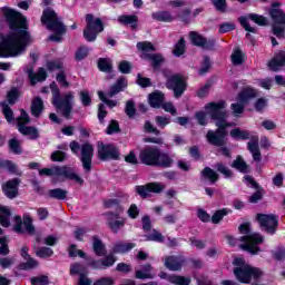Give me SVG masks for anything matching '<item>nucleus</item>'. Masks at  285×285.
Returning a JSON list of instances; mask_svg holds the SVG:
<instances>
[{"mask_svg":"<svg viewBox=\"0 0 285 285\" xmlns=\"http://www.w3.org/2000/svg\"><path fill=\"white\" fill-rule=\"evenodd\" d=\"M7 19L10 30L8 36L0 35V57H19L26 52V46L30 43V32H28V18L21 12L10 8L0 9Z\"/></svg>","mask_w":285,"mask_h":285,"instance_id":"f257e3e1","label":"nucleus"},{"mask_svg":"<svg viewBox=\"0 0 285 285\" xmlns=\"http://www.w3.org/2000/svg\"><path fill=\"white\" fill-rule=\"evenodd\" d=\"M206 115H209L210 119L215 121L216 130H208L206 134V140L210 146L222 147L226 146V137L228 131L226 128H233L235 124L228 122V111L226 110V101L220 100L218 102H209L205 106Z\"/></svg>","mask_w":285,"mask_h":285,"instance_id":"f03ea898","label":"nucleus"},{"mask_svg":"<svg viewBox=\"0 0 285 285\" xmlns=\"http://www.w3.org/2000/svg\"><path fill=\"white\" fill-rule=\"evenodd\" d=\"M139 159L145 166L171 168L175 160L170 155L163 153L157 146H146L139 154Z\"/></svg>","mask_w":285,"mask_h":285,"instance_id":"7ed1b4c3","label":"nucleus"},{"mask_svg":"<svg viewBox=\"0 0 285 285\" xmlns=\"http://www.w3.org/2000/svg\"><path fill=\"white\" fill-rule=\"evenodd\" d=\"M50 90L52 94L51 104L58 109L61 117L70 119L75 109V94L69 91L61 96V90H59V86L55 81L50 83Z\"/></svg>","mask_w":285,"mask_h":285,"instance_id":"20e7f679","label":"nucleus"},{"mask_svg":"<svg viewBox=\"0 0 285 285\" xmlns=\"http://www.w3.org/2000/svg\"><path fill=\"white\" fill-rule=\"evenodd\" d=\"M238 230L242 235H244L239 237V242L243 243L239 245L242 250H246L247 253H250V255H257L262 252L259 244L264 243V236L257 233H250V223L242 224L238 227Z\"/></svg>","mask_w":285,"mask_h":285,"instance_id":"39448f33","label":"nucleus"},{"mask_svg":"<svg viewBox=\"0 0 285 285\" xmlns=\"http://www.w3.org/2000/svg\"><path fill=\"white\" fill-rule=\"evenodd\" d=\"M41 23L46 26L47 30L55 32L49 37V41L61 42V36L66 32V26H63L55 10L50 8L45 9L41 16Z\"/></svg>","mask_w":285,"mask_h":285,"instance_id":"423d86ee","label":"nucleus"},{"mask_svg":"<svg viewBox=\"0 0 285 285\" xmlns=\"http://www.w3.org/2000/svg\"><path fill=\"white\" fill-rule=\"evenodd\" d=\"M234 275L242 284H250L253 282L250 285H264L259 283V279L264 277V272L257 267L250 265L239 266L234 269Z\"/></svg>","mask_w":285,"mask_h":285,"instance_id":"0eeeda50","label":"nucleus"},{"mask_svg":"<svg viewBox=\"0 0 285 285\" xmlns=\"http://www.w3.org/2000/svg\"><path fill=\"white\" fill-rule=\"evenodd\" d=\"M86 22L87 27L83 30L86 41H97V35H99V32H104V22L101 21V18L95 19V16L88 13L86 16Z\"/></svg>","mask_w":285,"mask_h":285,"instance_id":"6e6552de","label":"nucleus"},{"mask_svg":"<svg viewBox=\"0 0 285 285\" xmlns=\"http://www.w3.org/2000/svg\"><path fill=\"white\" fill-rule=\"evenodd\" d=\"M17 121L18 130L21 132V135H24L30 139H39V129H37V127L26 126L30 124V116L28 112H26V110H20V116L17 118Z\"/></svg>","mask_w":285,"mask_h":285,"instance_id":"1a4fd4ad","label":"nucleus"},{"mask_svg":"<svg viewBox=\"0 0 285 285\" xmlns=\"http://www.w3.org/2000/svg\"><path fill=\"white\" fill-rule=\"evenodd\" d=\"M186 78L179 73L167 77L166 87L174 91L176 99H179L186 92Z\"/></svg>","mask_w":285,"mask_h":285,"instance_id":"9d476101","label":"nucleus"},{"mask_svg":"<svg viewBox=\"0 0 285 285\" xmlns=\"http://www.w3.org/2000/svg\"><path fill=\"white\" fill-rule=\"evenodd\" d=\"M92 157H95V147L90 142H85L80 147V161L85 173L92 170Z\"/></svg>","mask_w":285,"mask_h":285,"instance_id":"9b49d317","label":"nucleus"},{"mask_svg":"<svg viewBox=\"0 0 285 285\" xmlns=\"http://www.w3.org/2000/svg\"><path fill=\"white\" fill-rule=\"evenodd\" d=\"M98 159L110 161L119 159V149L112 144L98 142Z\"/></svg>","mask_w":285,"mask_h":285,"instance_id":"f8f14e48","label":"nucleus"},{"mask_svg":"<svg viewBox=\"0 0 285 285\" xmlns=\"http://www.w3.org/2000/svg\"><path fill=\"white\" fill-rule=\"evenodd\" d=\"M248 19L250 21H254V23H256L257 26H268V19H266V17L259 16L257 13H249L247 14V17L243 16L238 18L242 28H244L247 32H257L256 28L250 27V23H248Z\"/></svg>","mask_w":285,"mask_h":285,"instance_id":"ddd939ff","label":"nucleus"},{"mask_svg":"<svg viewBox=\"0 0 285 285\" xmlns=\"http://www.w3.org/2000/svg\"><path fill=\"white\" fill-rule=\"evenodd\" d=\"M189 39L193 46L203 48V50H215V43H217L215 38H206L197 31H190Z\"/></svg>","mask_w":285,"mask_h":285,"instance_id":"4468645a","label":"nucleus"},{"mask_svg":"<svg viewBox=\"0 0 285 285\" xmlns=\"http://www.w3.org/2000/svg\"><path fill=\"white\" fill-rule=\"evenodd\" d=\"M122 213H124V208L119 207V209H117V213L108 212L106 214L107 224L110 230H112V233H119V230H121V228L126 226V219L121 218Z\"/></svg>","mask_w":285,"mask_h":285,"instance_id":"2eb2a0df","label":"nucleus"},{"mask_svg":"<svg viewBox=\"0 0 285 285\" xmlns=\"http://www.w3.org/2000/svg\"><path fill=\"white\" fill-rule=\"evenodd\" d=\"M257 219L266 233L269 235H275V230H277V226L279 224L276 215L258 214Z\"/></svg>","mask_w":285,"mask_h":285,"instance_id":"dca6fc26","label":"nucleus"},{"mask_svg":"<svg viewBox=\"0 0 285 285\" xmlns=\"http://www.w3.org/2000/svg\"><path fill=\"white\" fill-rule=\"evenodd\" d=\"M165 188L166 186L161 183H148L147 185L136 186V193L142 199H147V197H150V193L159 194Z\"/></svg>","mask_w":285,"mask_h":285,"instance_id":"f3484780","label":"nucleus"},{"mask_svg":"<svg viewBox=\"0 0 285 285\" xmlns=\"http://www.w3.org/2000/svg\"><path fill=\"white\" fill-rule=\"evenodd\" d=\"M14 227L16 233H28L29 235H35V225H32V218L30 216H24L23 220L21 216H14Z\"/></svg>","mask_w":285,"mask_h":285,"instance_id":"a211bd4d","label":"nucleus"},{"mask_svg":"<svg viewBox=\"0 0 285 285\" xmlns=\"http://www.w3.org/2000/svg\"><path fill=\"white\" fill-rule=\"evenodd\" d=\"M19 184H21V179L13 178L2 185V193L8 197V199H14L19 197Z\"/></svg>","mask_w":285,"mask_h":285,"instance_id":"6ab92c4d","label":"nucleus"},{"mask_svg":"<svg viewBox=\"0 0 285 285\" xmlns=\"http://www.w3.org/2000/svg\"><path fill=\"white\" fill-rule=\"evenodd\" d=\"M164 266L168 268V271L177 272L181 271L184 266V258L181 256H166L164 258Z\"/></svg>","mask_w":285,"mask_h":285,"instance_id":"aec40b11","label":"nucleus"},{"mask_svg":"<svg viewBox=\"0 0 285 285\" xmlns=\"http://www.w3.org/2000/svg\"><path fill=\"white\" fill-rule=\"evenodd\" d=\"M61 177L68 179L69 181H75V184H77L78 186H83V184H86L83 178L79 174H77V171H75L72 167L63 166Z\"/></svg>","mask_w":285,"mask_h":285,"instance_id":"412c9836","label":"nucleus"},{"mask_svg":"<svg viewBox=\"0 0 285 285\" xmlns=\"http://www.w3.org/2000/svg\"><path fill=\"white\" fill-rule=\"evenodd\" d=\"M269 14L275 22V24L285 26V13L279 9V2H274Z\"/></svg>","mask_w":285,"mask_h":285,"instance_id":"4be33fe9","label":"nucleus"},{"mask_svg":"<svg viewBox=\"0 0 285 285\" xmlns=\"http://www.w3.org/2000/svg\"><path fill=\"white\" fill-rule=\"evenodd\" d=\"M140 57L141 59L150 61L154 70H159V68H161V65L165 61L164 56L161 53H141Z\"/></svg>","mask_w":285,"mask_h":285,"instance_id":"5701e85b","label":"nucleus"},{"mask_svg":"<svg viewBox=\"0 0 285 285\" xmlns=\"http://www.w3.org/2000/svg\"><path fill=\"white\" fill-rule=\"evenodd\" d=\"M285 66V51H279L275 55V57L268 62L269 70L273 72H277V70H282Z\"/></svg>","mask_w":285,"mask_h":285,"instance_id":"b1692460","label":"nucleus"},{"mask_svg":"<svg viewBox=\"0 0 285 285\" xmlns=\"http://www.w3.org/2000/svg\"><path fill=\"white\" fill-rule=\"evenodd\" d=\"M249 153H252L254 161H262V151L259 150V138L253 137L247 144Z\"/></svg>","mask_w":285,"mask_h":285,"instance_id":"393cba45","label":"nucleus"},{"mask_svg":"<svg viewBox=\"0 0 285 285\" xmlns=\"http://www.w3.org/2000/svg\"><path fill=\"white\" fill-rule=\"evenodd\" d=\"M125 88H128V80L126 78H119L115 85H112L107 92V97H116V95H119V92H122Z\"/></svg>","mask_w":285,"mask_h":285,"instance_id":"a878e982","label":"nucleus"},{"mask_svg":"<svg viewBox=\"0 0 285 285\" xmlns=\"http://www.w3.org/2000/svg\"><path fill=\"white\" fill-rule=\"evenodd\" d=\"M136 279H153L155 275L153 274V265L145 264L141 269L136 271Z\"/></svg>","mask_w":285,"mask_h":285,"instance_id":"bb28decb","label":"nucleus"},{"mask_svg":"<svg viewBox=\"0 0 285 285\" xmlns=\"http://www.w3.org/2000/svg\"><path fill=\"white\" fill-rule=\"evenodd\" d=\"M129 196L126 193H118V198L116 199H109L105 203L106 208H117V210H119V208H121V206H119V204L128 202Z\"/></svg>","mask_w":285,"mask_h":285,"instance_id":"cd10ccee","label":"nucleus"},{"mask_svg":"<svg viewBox=\"0 0 285 285\" xmlns=\"http://www.w3.org/2000/svg\"><path fill=\"white\" fill-rule=\"evenodd\" d=\"M63 173V166H53L51 168H42L39 170L41 177H61Z\"/></svg>","mask_w":285,"mask_h":285,"instance_id":"c85d7f7f","label":"nucleus"},{"mask_svg":"<svg viewBox=\"0 0 285 285\" xmlns=\"http://www.w3.org/2000/svg\"><path fill=\"white\" fill-rule=\"evenodd\" d=\"M232 168H235L238 173H243L244 175L250 173V166L244 161L242 156L236 157L232 164Z\"/></svg>","mask_w":285,"mask_h":285,"instance_id":"c756f323","label":"nucleus"},{"mask_svg":"<svg viewBox=\"0 0 285 285\" xmlns=\"http://www.w3.org/2000/svg\"><path fill=\"white\" fill-rule=\"evenodd\" d=\"M48 78V73L45 68H40L37 73L29 70V79L31 81V86H35L38 81H46Z\"/></svg>","mask_w":285,"mask_h":285,"instance_id":"7c9ffc66","label":"nucleus"},{"mask_svg":"<svg viewBox=\"0 0 285 285\" xmlns=\"http://www.w3.org/2000/svg\"><path fill=\"white\" fill-rule=\"evenodd\" d=\"M137 21H139V18L136 14H122L118 17V23H121L122 26H130V28L132 29L137 28Z\"/></svg>","mask_w":285,"mask_h":285,"instance_id":"2f4dec72","label":"nucleus"},{"mask_svg":"<svg viewBox=\"0 0 285 285\" xmlns=\"http://www.w3.org/2000/svg\"><path fill=\"white\" fill-rule=\"evenodd\" d=\"M12 214L10 213V208L0 207V224L3 228L10 227V217Z\"/></svg>","mask_w":285,"mask_h":285,"instance_id":"473e14b6","label":"nucleus"},{"mask_svg":"<svg viewBox=\"0 0 285 285\" xmlns=\"http://www.w3.org/2000/svg\"><path fill=\"white\" fill-rule=\"evenodd\" d=\"M48 195L51 197V199H58L60 202L68 199V190L61 188L50 189Z\"/></svg>","mask_w":285,"mask_h":285,"instance_id":"72a5a7b5","label":"nucleus"},{"mask_svg":"<svg viewBox=\"0 0 285 285\" xmlns=\"http://www.w3.org/2000/svg\"><path fill=\"white\" fill-rule=\"evenodd\" d=\"M151 17L153 19H155V21H164L165 23H170L171 21H175V18L168 11H158L153 13Z\"/></svg>","mask_w":285,"mask_h":285,"instance_id":"f704fd0d","label":"nucleus"},{"mask_svg":"<svg viewBox=\"0 0 285 285\" xmlns=\"http://www.w3.org/2000/svg\"><path fill=\"white\" fill-rule=\"evenodd\" d=\"M69 273L70 275H79L81 277L82 275H88V269L83 264L76 262L70 265Z\"/></svg>","mask_w":285,"mask_h":285,"instance_id":"c9c22d12","label":"nucleus"},{"mask_svg":"<svg viewBox=\"0 0 285 285\" xmlns=\"http://www.w3.org/2000/svg\"><path fill=\"white\" fill-rule=\"evenodd\" d=\"M41 112H43V100L36 97L31 104V115H33V117H39Z\"/></svg>","mask_w":285,"mask_h":285,"instance_id":"e433bc0d","label":"nucleus"},{"mask_svg":"<svg viewBox=\"0 0 285 285\" xmlns=\"http://www.w3.org/2000/svg\"><path fill=\"white\" fill-rule=\"evenodd\" d=\"M92 246L94 252L96 253V255H98V257H104V255H106V246L104 245L101 239H99V237L94 236Z\"/></svg>","mask_w":285,"mask_h":285,"instance_id":"4c0bfd02","label":"nucleus"},{"mask_svg":"<svg viewBox=\"0 0 285 285\" xmlns=\"http://www.w3.org/2000/svg\"><path fill=\"white\" fill-rule=\"evenodd\" d=\"M202 177H204L205 179H209V181L212 184H215V181H217L219 179V174H217V171H215L214 169H212L210 167H205L202 173H200Z\"/></svg>","mask_w":285,"mask_h":285,"instance_id":"58836bf2","label":"nucleus"},{"mask_svg":"<svg viewBox=\"0 0 285 285\" xmlns=\"http://www.w3.org/2000/svg\"><path fill=\"white\" fill-rule=\"evenodd\" d=\"M149 104L151 108H160L161 104H164V94L154 92L149 95Z\"/></svg>","mask_w":285,"mask_h":285,"instance_id":"ea45409f","label":"nucleus"},{"mask_svg":"<svg viewBox=\"0 0 285 285\" xmlns=\"http://www.w3.org/2000/svg\"><path fill=\"white\" fill-rule=\"evenodd\" d=\"M135 243H117L114 245L112 253H128L135 248Z\"/></svg>","mask_w":285,"mask_h":285,"instance_id":"a19ab883","label":"nucleus"},{"mask_svg":"<svg viewBox=\"0 0 285 285\" xmlns=\"http://www.w3.org/2000/svg\"><path fill=\"white\" fill-rule=\"evenodd\" d=\"M229 135L230 137H233V139H250V132L248 130H242L239 128L232 129Z\"/></svg>","mask_w":285,"mask_h":285,"instance_id":"79ce46f5","label":"nucleus"},{"mask_svg":"<svg viewBox=\"0 0 285 285\" xmlns=\"http://www.w3.org/2000/svg\"><path fill=\"white\" fill-rule=\"evenodd\" d=\"M215 168L217 173H220L225 177V179H230L233 178V170L226 166L224 163H216Z\"/></svg>","mask_w":285,"mask_h":285,"instance_id":"37998d69","label":"nucleus"},{"mask_svg":"<svg viewBox=\"0 0 285 285\" xmlns=\"http://www.w3.org/2000/svg\"><path fill=\"white\" fill-rule=\"evenodd\" d=\"M168 282L170 284H176V285H190V277H185V276H179V275H170L168 277Z\"/></svg>","mask_w":285,"mask_h":285,"instance_id":"c03bdc74","label":"nucleus"},{"mask_svg":"<svg viewBox=\"0 0 285 285\" xmlns=\"http://www.w3.org/2000/svg\"><path fill=\"white\" fill-rule=\"evenodd\" d=\"M255 95V89L246 88L238 94V101H240V104H246V101H248V99H253Z\"/></svg>","mask_w":285,"mask_h":285,"instance_id":"a18cd8bd","label":"nucleus"},{"mask_svg":"<svg viewBox=\"0 0 285 285\" xmlns=\"http://www.w3.org/2000/svg\"><path fill=\"white\" fill-rule=\"evenodd\" d=\"M98 68L101 72H110L112 70V61L108 58H100L98 60Z\"/></svg>","mask_w":285,"mask_h":285,"instance_id":"49530a36","label":"nucleus"},{"mask_svg":"<svg viewBox=\"0 0 285 285\" xmlns=\"http://www.w3.org/2000/svg\"><path fill=\"white\" fill-rule=\"evenodd\" d=\"M184 52H186V39L180 38L175 45L173 53L175 55V57H181Z\"/></svg>","mask_w":285,"mask_h":285,"instance_id":"de8ad7c7","label":"nucleus"},{"mask_svg":"<svg viewBox=\"0 0 285 285\" xmlns=\"http://www.w3.org/2000/svg\"><path fill=\"white\" fill-rule=\"evenodd\" d=\"M2 115H4V118L7 119V121L10 124L12 121H14V111H12V108H10V105H8V102H2Z\"/></svg>","mask_w":285,"mask_h":285,"instance_id":"09e8293b","label":"nucleus"},{"mask_svg":"<svg viewBox=\"0 0 285 285\" xmlns=\"http://www.w3.org/2000/svg\"><path fill=\"white\" fill-rule=\"evenodd\" d=\"M24 263L20 265L21 271H32V268H37L39 266V262L37 259L29 256V258H24Z\"/></svg>","mask_w":285,"mask_h":285,"instance_id":"8fccbe9b","label":"nucleus"},{"mask_svg":"<svg viewBox=\"0 0 285 285\" xmlns=\"http://www.w3.org/2000/svg\"><path fill=\"white\" fill-rule=\"evenodd\" d=\"M229 213H230V209L228 208L216 210L212 216V222L214 224H219V222H222V219H224V217H226V215H228Z\"/></svg>","mask_w":285,"mask_h":285,"instance_id":"3c124183","label":"nucleus"},{"mask_svg":"<svg viewBox=\"0 0 285 285\" xmlns=\"http://www.w3.org/2000/svg\"><path fill=\"white\" fill-rule=\"evenodd\" d=\"M137 48L140 50V52H142V55H148V52H155V50H157V48H155L151 42L148 41L138 42Z\"/></svg>","mask_w":285,"mask_h":285,"instance_id":"603ef678","label":"nucleus"},{"mask_svg":"<svg viewBox=\"0 0 285 285\" xmlns=\"http://www.w3.org/2000/svg\"><path fill=\"white\" fill-rule=\"evenodd\" d=\"M56 81L62 88H70V82H68V79L66 78V70H61L56 75Z\"/></svg>","mask_w":285,"mask_h":285,"instance_id":"864d4df0","label":"nucleus"},{"mask_svg":"<svg viewBox=\"0 0 285 285\" xmlns=\"http://www.w3.org/2000/svg\"><path fill=\"white\" fill-rule=\"evenodd\" d=\"M47 69L49 72H55V70H63V61L61 60H51L47 62Z\"/></svg>","mask_w":285,"mask_h":285,"instance_id":"5fc2aeb1","label":"nucleus"},{"mask_svg":"<svg viewBox=\"0 0 285 285\" xmlns=\"http://www.w3.org/2000/svg\"><path fill=\"white\" fill-rule=\"evenodd\" d=\"M53 253L55 252L50 247H40L36 250L37 257H41L42 259L52 257Z\"/></svg>","mask_w":285,"mask_h":285,"instance_id":"6e6d98bb","label":"nucleus"},{"mask_svg":"<svg viewBox=\"0 0 285 285\" xmlns=\"http://www.w3.org/2000/svg\"><path fill=\"white\" fill-rule=\"evenodd\" d=\"M232 63H234V66H242V63H244V53L242 50L237 49L233 52Z\"/></svg>","mask_w":285,"mask_h":285,"instance_id":"4d7b16f0","label":"nucleus"},{"mask_svg":"<svg viewBox=\"0 0 285 285\" xmlns=\"http://www.w3.org/2000/svg\"><path fill=\"white\" fill-rule=\"evenodd\" d=\"M19 99V90L17 88H12L7 94V101L10 104V106H14L17 104V100Z\"/></svg>","mask_w":285,"mask_h":285,"instance_id":"13d9d810","label":"nucleus"},{"mask_svg":"<svg viewBox=\"0 0 285 285\" xmlns=\"http://www.w3.org/2000/svg\"><path fill=\"white\" fill-rule=\"evenodd\" d=\"M125 112H126L127 117H129V118L135 117V115L137 112V107L135 106V101L128 100L126 102Z\"/></svg>","mask_w":285,"mask_h":285,"instance_id":"bf43d9fd","label":"nucleus"},{"mask_svg":"<svg viewBox=\"0 0 285 285\" xmlns=\"http://www.w3.org/2000/svg\"><path fill=\"white\" fill-rule=\"evenodd\" d=\"M80 101L82 106L88 107L91 106L92 104V98L90 97V94L88 90H82L79 92Z\"/></svg>","mask_w":285,"mask_h":285,"instance_id":"052dcab7","label":"nucleus"},{"mask_svg":"<svg viewBox=\"0 0 285 285\" xmlns=\"http://www.w3.org/2000/svg\"><path fill=\"white\" fill-rule=\"evenodd\" d=\"M212 2L218 12H226L228 8V3L226 2V0H212Z\"/></svg>","mask_w":285,"mask_h":285,"instance_id":"680f3d73","label":"nucleus"},{"mask_svg":"<svg viewBox=\"0 0 285 285\" xmlns=\"http://www.w3.org/2000/svg\"><path fill=\"white\" fill-rule=\"evenodd\" d=\"M9 147H10V150L14 153V155H21L22 150H21V144L19 142V140L10 139Z\"/></svg>","mask_w":285,"mask_h":285,"instance_id":"e2e57ef3","label":"nucleus"},{"mask_svg":"<svg viewBox=\"0 0 285 285\" xmlns=\"http://www.w3.org/2000/svg\"><path fill=\"white\" fill-rule=\"evenodd\" d=\"M88 57V47L82 46L76 51V61H83Z\"/></svg>","mask_w":285,"mask_h":285,"instance_id":"0e129e2a","label":"nucleus"},{"mask_svg":"<svg viewBox=\"0 0 285 285\" xmlns=\"http://www.w3.org/2000/svg\"><path fill=\"white\" fill-rule=\"evenodd\" d=\"M14 257H1L0 266L1 268H12V266H14Z\"/></svg>","mask_w":285,"mask_h":285,"instance_id":"69168bd1","label":"nucleus"},{"mask_svg":"<svg viewBox=\"0 0 285 285\" xmlns=\"http://www.w3.org/2000/svg\"><path fill=\"white\" fill-rule=\"evenodd\" d=\"M31 284L32 285H48V276L41 275V276H36L31 278Z\"/></svg>","mask_w":285,"mask_h":285,"instance_id":"338daca9","label":"nucleus"},{"mask_svg":"<svg viewBox=\"0 0 285 285\" xmlns=\"http://www.w3.org/2000/svg\"><path fill=\"white\" fill-rule=\"evenodd\" d=\"M273 32H274L275 37H277V39L284 38V35H285L284 24H274Z\"/></svg>","mask_w":285,"mask_h":285,"instance_id":"774afa93","label":"nucleus"}]
</instances>
